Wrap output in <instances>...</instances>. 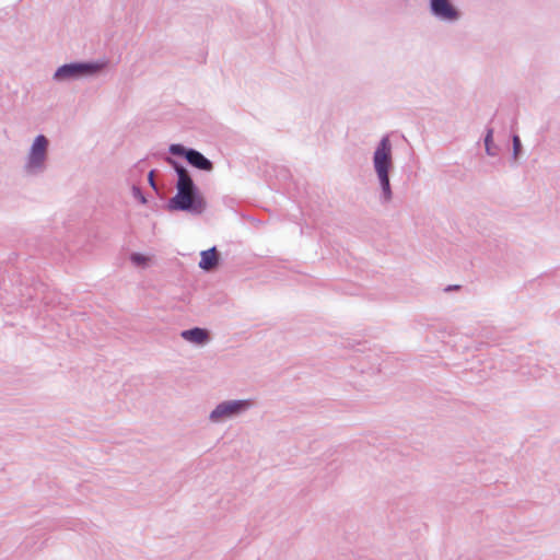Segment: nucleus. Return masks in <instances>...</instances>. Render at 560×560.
I'll use <instances>...</instances> for the list:
<instances>
[{
  "label": "nucleus",
  "mask_w": 560,
  "mask_h": 560,
  "mask_svg": "<svg viewBox=\"0 0 560 560\" xmlns=\"http://www.w3.org/2000/svg\"><path fill=\"white\" fill-rule=\"evenodd\" d=\"M430 14L439 22L454 24L462 18L460 10L452 0H429Z\"/></svg>",
  "instance_id": "nucleus-6"
},
{
  "label": "nucleus",
  "mask_w": 560,
  "mask_h": 560,
  "mask_svg": "<svg viewBox=\"0 0 560 560\" xmlns=\"http://www.w3.org/2000/svg\"><path fill=\"white\" fill-rule=\"evenodd\" d=\"M168 152L172 155L184 158L189 165L199 171L211 172L213 170V163L196 149L187 148L182 143H172L168 147Z\"/></svg>",
  "instance_id": "nucleus-5"
},
{
  "label": "nucleus",
  "mask_w": 560,
  "mask_h": 560,
  "mask_svg": "<svg viewBox=\"0 0 560 560\" xmlns=\"http://www.w3.org/2000/svg\"><path fill=\"white\" fill-rule=\"evenodd\" d=\"M48 139L44 135H38L28 153L26 168L31 173L43 170L44 163L47 158Z\"/></svg>",
  "instance_id": "nucleus-7"
},
{
  "label": "nucleus",
  "mask_w": 560,
  "mask_h": 560,
  "mask_svg": "<svg viewBox=\"0 0 560 560\" xmlns=\"http://www.w3.org/2000/svg\"><path fill=\"white\" fill-rule=\"evenodd\" d=\"M131 191H132L133 198L137 199L141 205H145L148 202V200L140 187L133 185L131 188Z\"/></svg>",
  "instance_id": "nucleus-14"
},
{
  "label": "nucleus",
  "mask_w": 560,
  "mask_h": 560,
  "mask_svg": "<svg viewBox=\"0 0 560 560\" xmlns=\"http://www.w3.org/2000/svg\"><path fill=\"white\" fill-rule=\"evenodd\" d=\"M512 161L516 163L518 159L523 155V144L521 138L517 133L512 135Z\"/></svg>",
  "instance_id": "nucleus-12"
},
{
  "label": "nucleus",
  "mask_w": 560,
  "mask_h": 560,
  "mask_svg": "<svg viewBox=\"0 0 560 560\" xmlns=\"http://www.w3.org/2000/svg\"><path fill=\"white\" fill-rule=\"evenodd\" d=\"M130 261L136 267L145 268L149 264V257L141 253H132L130 255Z\"/></svg>",
  "instance_id": "nucleus-13"
},
{
  "label": "nucleus",
  "mask_w": 560,
  "mask_h": 560,
  "mask_svg": "<svg viewBox=\"0 0 560 560\" xmlns=\"http://www.w3.org/2000/svg\"><path fill=\"white\" fill-rule=\"evenodd\" d=\"M176 192L167 201L170 211L200 215L207 209V201L195 182L175 184Z\"/></svg>",
  "instance_id": "nucleus-2"
},
{
  "label": "nucleus",
  "mask_w": 560,
  "mask_h": 560,
  "mask_svg": "<svg viewBox=\"0 0 560 560\" xmlns=\"http://www.w3.org/2000/svg\"><path fill=\"white\" fill-rule=\"evenodd\" d=\"M221 255L215 246H212L200 253L199 268L205 271H210L220 265Z\"/></svg>",
  "instance_id": "nucleus-9"
},
{
  "label": "nucleus",
  "mask_w": 560,
  "mask_h": 560,
  "mask_svg": "<svg viewBox=\"0 0 560 560\" xmlns=\"http://www.w3.org/2000/svg\"><path fill=\"white\" fill-rule=\"evenodd\" d=\"M165 161L172 167V170L175 172L177 176V180L175 184H185L194 180L189 171L182 162L171 156H167Z\"/></svg>",
  "instance_id": "nucleus-10"
},
{
  "label": "nucleus",
  "mask_w": 560,
  "mask_h": 560,
  "mask_svg": "<svg viewBox=\"0 0 560 560\" xmlns=\"http://www.w3.org/2000/svg\"><path fill=\"white\" fill-rule=\"evenodd\" d=\"M252 406L253 401L250 399L224 400L210 412L209 420L213 423H220L244 413Z\"/></svg>",
  "instance_id": "nucleus-4"
},
{
  "label": "nucleus",
  "mask_w": 560,
  "mask_h": 560,
  "mask_svg": "<svg viewBox=\"0 0 560 560\" xmlns=\"http://www.w3.org/2000/svg\"><path fill=\"white\" fill-rule=\"evenodd\" d=\"M180 337L196 346H205L210 341V334L206 328L192 327L180 332Z\"/></svg>",
  "instance_id": "nucleus-8"
},
{
  "label": "nucleus",
  "mask_w": 560,
  "mask_h": 560,
  "mask_svg": "<svg viewBox=\"0 0 560 560\" xmlns=\"http://www.w3.org/2000/svg\"><path fill=\"white\" fill-rule=\"evenodd\" d=\"M107 67V61L84 60L63 63L58 67L52 75L56 82H69L98 75Z\"/></svg>",
  "instance_id": "nucleus-3"
},
{
  "label": "nucleus",
  "mask_w": 560,
  "mask_h": 560,
  "mask_svg": "<svg viewBox=\"0 0 560 560\" xmlns=\"http://www.w3.org/2000/svg\"><path fill=\"white\" fill-rule=\"evenodd\" d=\"M485 143V150L487 155L489 156H497L498 155V148L493 144V129L488 128L486 136L483 138Z\"/></svg>",
  "instance_id": "nucleus-11"
},
{
  "label": "nucleus",
  "mask_w": 560,
  "mask_h": 560,
  "mask_svg": "<svg viewBox=\"0 0 560 560\" xmlns=\"http://www.w3.org/2000/svg\"><path fill=\"white\" fill-rule=\"evenodd\" d=\"M373 168L381 189V202L387 203L393 198L390 172L394 168L393 145L388 135L378 141L372 156Z\"/></svg>",
  "instance_id": "nucleus-1"
},
{
  "label": "nucleus",
  "mask_w": 560,
  "mask_h": 560,
  "mask_svg": "<svg viewBox=\"0 0 560 560\" xmlns=\"http://www.w3.org/2000/svg\"><path fill=\"white\" fill-rule=\"evenodd\" d=\"M154 173H155V171H154V170H151V171L149 172V174H148V180H149L150 186H151L154 190H156V184H155V182H154Z\"/></svg>",
  "instance_id": "nucleus-15"
}]
</instances>
